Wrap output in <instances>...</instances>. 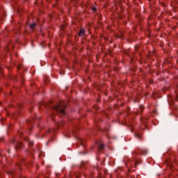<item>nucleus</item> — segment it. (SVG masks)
<instances>
[{
    "mask_svg": "<svg viewBox=\"0 0 178 178\" xmlns=\"http://www.w3.org/2000/svg\"><path fill=\"white\" fill-rule=\"evenodd\" d=\"M62 106V104H59L55 106L56 111H59L60 108Z\"/></svg>",
    "mask_w": 178,
    "mask_h": 178,
    "instance_id": "nucleus-1",
    "label": "nucleus"
},
{
    "mask_svg": "<svg viewBox=\"0 0 178 178\" xmlns=\"http://www.w3.org/2000/svg\"><path fill=\"white\" fill-rule=\"evenodd\" d=\"M84 33H85L84 29H81L79 32V35L82 36L84 34Z\"/></svg>",
    "mask_w": 178,
    "mask_h": 178,
    "instance_id": "nucleus-2",
    "label": "nucleus"
},
{
    "mask_svg": "<svg viewBox=\"0 0 178 178\" xmlns=\"http://www.w3.org/2000/svg\"><path fill=\"white\" fill-rule=\"evenodd\" d=\"M36 24L35 23L31 24L30 26V29H31L32 30L35 27Z\"/></svg>",
    "mask_w": 178,
    "mask_h": 178,
    "instance_id": "nucleus-3",
    "label": "nucleus"
},
{
    "mask_svg": "<svg viewBox=\"0 0 178 178\" xmlns=\"http://www.w3.org/2000/svg\"><path fill=\"white\" fill-rule=\"evenodd\" d=\"M60 113H63V115H65V106L63 107V108L60 109Z\"/></svg>",
    "mask_w": 178,
    "mask_h": 178,
    "instance_id": "nucleus-4",
    "label": "nucleus"
},
{
    "mask_svg": "<svg viewBox=\"0 0 178 178\" xmlns=\"http://www.w3.org/2000/svg\"><path fill=\"white\" fill-rule=\"evenodd\" d=\"M104 147H105V145H104V144H102L99 145V149H104Z\"/></svg>",
    "mask_w": 178,
    "mask_h": 178,
    "instance_id": "nucleus-5",
    "label": "nucleus"
},
{
    "mask_svg": "<svg viewBox=\"0 0 178 178\" xmlns=\"http://www.w3.org/2000/svg\"><path fill=\"white\" fill-rule=\"evenodd\" d=\"M92 10H93L94 12H95V10H97V9H96L95 8H92Z\"/></svg>",
    "mask_w": 178,
    "mask_h": 178,
    "instance_id": "nucleus-6",
    "label": "nucleus"
},
{
    "mask_svg": "<svg viewBox=\"0 0 178 178\" xmlns=\"http://www.w3.org/2000/svg\"><path fill=\"white\" fill-rule=\"evenodd\" d=\"M136 137H141V136L138 135V134H136Z\"/></svg>",
    "mask_w": 178,
    "mask_h": 178,
    "instance_id": "nucleus-7",
    "label": "nucleus"
},
{
    "mask_svg": "<svg viewBox=\"0 0 178 178\" xmlns=\"http://www.w3.org/2000/svg\"><path fill=\"white\" fill-rule=\"evenodd\" d=\"M140 109H143V106H140Z\"/></svg>",
    "mask_w": 178,
    "mask_h": 178,
    "instance_id": "nucleus-8",
    "label": "nucleus"
}]
</instances>
